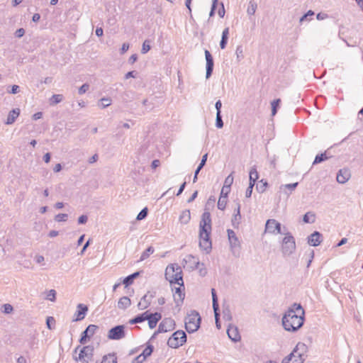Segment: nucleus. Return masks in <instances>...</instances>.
Here are the masks:
<instances>
[{
    "label": "nucleus",
    "mask_w": 363,
    "mask_h": 363,
    "mask_svg": "<svg viewBox=\"0 0 363 363\" xmlns=\"http://www.w3.org/2000/svg\"><path fill=\"white\" fill-rule=\"evenodd\" d=\"M305 311L300 303H294L282 318L284 328L289 332H296L303 325Z\"/></svg>",
    "instance_id": "1"
},
{
    "label": "nucleus",
    "mask_w": 363,
    "mask_h": 363,
    "mask_svg": "<svg viewBox=\"0 0 363 363\" xmlns=\"http://www.w3.org/2000/svg\"><path fill=\"white\" fill-rule=\"evenodd\" d=\"M211 232V218L209 211L205 209V211L201 216V219L199 223V247L208 254L212 249V243L210 238Z\"/></svg>",
    "instance_id": "2"
},
{
    "label": "nucleus",
    "mask_w": 363,
    "mask_h": 363,
    "mask_svg": "<svg viewBox=\"0 0 363 363\" xmlns=\"http://www.w3.org/2000/svg\"><path fill=\"white\" fill-rule=\"evenodd\" d=\"M307 350L308 347L305 343L298 342L292 352L283 359L281 363H303Z\"/></svg>",
    "instance_id": "3"
},
{
    "label": "nucleus",
    "mask_w": 363,
    "mask_h": 363,
    "mask_svg": "<svg viewBox=\"0 0 363 363\" xmlns=\"http://www.w3.org/2000/svg\"><path fill=\"white\" fill-rule=\"evenodd\" d=\"M165 278L171 284H177L184 287L182 270L177 264H171L165 270Z\"/></svg>",
    "instance_id": "4"
},
{
    "label": "nucleus",
    "mask_w": 363,
    "mask_h": 363,
    "mask_svg": "<svg viewBox=\"0 0 363 363\" xmlns=\"http://www.w3.org/2000/svg\"><path fill=\"white\" fill-rule=\"evenodd\" d=\"M201 316L196 311H192L185 318V328L188 333H191L197 331L201 324Z\"/></svg>",
    "instance_id": "5"
},
{
    "label": "nucleus",
    "mask_w": 363,
    "mask_h": 363,
    "mask_svg": "<svg viewBox=\"0 0 363 363\" xmlns=\"http://www.w3.org/2000/svg\"><path fill=\"white\" fill-rule=\"evenodd\" d=\"M281 241V252L284 256H289L294 253L296 250L295 238L290 232L284 235Z\"/></svg>",
    "instance_id": "6"
},
{
    "label": "nucleus",
    "mask_w": 363,
    "mask_h": 363,
    "mask_svg": "<svg viewBox=\"0 0 363 363\" xmlns=\"http://www.w3.org/2000/svg\"><path fill=\"white\" fill-rule=\"evenodd\" d=\"M186 342V335L184 330L174 332L167 341V345L172 348H179Z\"/></svg>",
    "instance_id": "7"
},
{
    "label": "nucleus",
    "mask_w": 363,
    "mask_h": 363,
    "mask_svg": "<svg viewBox=\"0 0 363 363\" xmlns=\"http://www.w3.org/2000/svg\"><path fill=\"white\" fill-rule=\"evenodd\" d=\"M265 232L272 234H286L288 231L287 228L281 226V224L275 219H268L265 224Z\"/></svg>",
    "instance_id": "8"
},
{
    "label": "nucleus",
    "mask_w": 363,
    "mask_h": 363,
    "mask_svg": "<svg viewBox=\"0 0 363 363\" xmlns=\"http://www.w3.org/2000/svg\"><path fill=\"white\" fill-rule=\"evenodd\" d=\"M125 336V326L123 325H118L108 330V338L110 340H118Z\"/></svg>",
    "instance_id": "9"
},
{
    "label": "nucleus",
    "mask_w": 363,
    "mask_h": 363,
    "mask_svg": "<svg viewBox=\"0 0 363 363\" xmlns=\"http://www.w3.org/2000/svg\"><path fill=\"white\" fill-rule=\"evenodd\" d=\"M99 329V327L96 325H89L87 328L82 333L81 337L79 339V342L82 345L86 344L88 340L92 337L96 330Z\"/></svg>",
    "instance_id": "10"
},
{
    "label": "nucleus",
    "mask_w": 363,
    "mask_h": 363,
    "mask_svg": "<svg viewBox=\"0 0 363 363\" xmlns=\"http://www.w3.org/2000/svg\"><path fill=\"white\" fill-rule=\"evenodd\" d=\"M175 321L171 318H166L160 323L157 333H166L174 330Z\"/></svg>",
    "instance_id": "11"
},
{
    "label": "nucleus",
    "mask_w": 363,
    "mask_h": 363,
    "mask_svg": "<svg viewBox=\"0 0 363 363\" xmlns=\"http://www.w3.org/2000/svg\"><path fill=\"white\" fill-rule=\"evenodd\" d=\"M183 262H184V267L186 266L189 270L197 269L201 264L199 259L191 255H186L184 258ZM201 265H203V264H201Z\"/></svg>",
    "instance_id": "12"
},
{
    "label": "nucleus",
    "mask_w": 363,
    "mask_h": 363,
    "mask_svg": "<svg viewBox=\"0 0 363 363\" xmlns=\"http://www.w3.org/2000/svg\"><path fill=\"white\" fill-rule=\"evenodd\" d=\"M204 53H205V57H206V78L208 79L211 76V74L213 73L214 62H213V56H212V55L211 54V52L208 50H205Z\"/></svg>",
    "instance_id": "13"
},
{
    "label": "nucleus",
    "mask_w": 363,
    "mask_h": 363,
    "mask_svg": "<svg viewBox=\"0 0 363 363\" xmlns=\"http://www.w3.org/2000/svg\"><path fill=\"white\" fill-rule=\"evenodd\" d=\"M155 293H150V291L145 294L140 299L138 304L140 310L146 309L151 303L152 299L155 297Z\"/></svg>",
    "instance_id": "14"
},
{
    "label": "nucleus",
    "mask_w": 363,
    "mask_h": 363,
    "mask_svg": "<svg viewBox=\"0 0 363 363\" xmlns=\"http://www.w3.org/2000/svg\"><path fill=\"white\" fill-rule=\"evenodd\" d=\"M162 318V315L160 313H150L148 311L147 319L148 325L150 329H153L156 327L159 320Z\"/></svg>",
    "instance_id": "15"
},
{
    "label": "nucleus",
    "mask_w": 363,
    "mask_h": 363,
    "mask_svg": "<svg viewBox=\"0 0 363 363\" xmlns=\"http://www.w3.org/2000/svg\"><path fill=\"white\" fill-rule=\"evenodd\" d=\"M184 287L180 286L177 288H175L174 294V300L177 306H180L185 297V294L184 292Z\"/></svg>",
    "instance_id": "16"
},
{
    "label": "nucleus",
    "mask_w": 363,
    "mask_h": 363,
    "mask_svg": "<svg viewBox=\"0 0 363 363\" xmlns=\"http://www.w3.org/2000/svg\"><path fill=\"white\" fill-rule=\"evenodd\" d=\"M323 235L318 231H314L308 237V243L311 246H318L322 242Z\"/></svg>",
    "instance_id": "17"
},
{
    "label": "nucleus",
    "mask_w": 363,
    "mask_h": 363,
    "mask_svg": "<svg viewBox=\"0 0 363 363\" xmlns=\"http://www.w3.org/2000/svg\"><path fill=\"white\" fill-rule=\"evenodd\" d=\"M351 174L348 169H341L337 173V182L340 184L346 183L350 178Z\"/></svg>",
    "instance_id": "18"
},
{
    "label": "nucleus",
    "mask_w": 363,
    "mask_h": 363,
    "mask_svg": "<svg viewBox=\"0 0 363 363\" xmlns=\"http://www.w3.org/2000/svg\"><path fill=\"white\" fill-rule=\"evenodd\" d=\"M228 337L233 342H236L240 340V335L237 327L229 325L227 329Z\"/></svg>",
    "instance_id": "19"
},
{
    "label": "nucleus",
    "mask_w": 363,
    "mask_h": 363,
    "mask_svg": "<svg viewBox=\"0 0 363 363\" xmlns=\"http://www.w3.org/2000/svg\"><path fill=\"white\" fill-rule=\"evenodd\" d=\"M88 311L87 306L83 303H79L77 305V310L75 313L76 318L74 319V321H79L84 318L86 313Z\"/></svg>",
    "instance_id": "20"
},
{
    "label": "nucleus",
    "mask_w": 363,
    "mask_h": 363,
    "mask_svg": "<svg viewBox=\"0 0 363 363\" xmlns=\"http://www.w3.org/2000/svg\"><path fill=\"white\" fill-rule=\"evenodd\" d=\"M241 214H240V204L237 203V208L234 210V213L231 220L232 225L235 228H238L240 223Z\"/></svg>",
    "instance_id": "21"
},
{
    "label": "nucleus",
    "mask_w": 363,
    "mask_h": 363,
    "mask_svg": "<svg viewBox=\"0 0 363 363\" xmlns=\"http://www.w3.org/2000/svg\"><path fill=\"white\" fill-rule=\"evenodd\" d=\"M74 359L80 363H89L92 359L89 357L86 351L81 348L78 355H74Z\"/></svg>",
    "instance_id": "22"
},
{
    "label": "nucleus",
    "mask_w": 363,
    "mask_h": 363,
    "mask_svg": "<svg viewBox=\"0 0 363 363\" xmlns=\"http://www.w3.org/2000/svg\"><path fill=\"white\" fill-rule=\"evenodd\" d=\"M228 237L230 242V245L231 247H237L240 246V241L238 238L237 237L235 233L231 230L228 229L227 230Z\"/></svg>",
    "instance_id": "23"
},
{
    "label": "nucleus",
    "mask_w": 363,
    "mask_h": 363,
    "mask_svg": "<svg viewBox=\"0 0 363 363\" xmlns=\"http://www.w3.org/2000/svg\"><path fill=\"white\" fill-rule=\"evenodd\" d=\"M20 114V109L19 108H13L12 109L7 116V119L5 121V124L6 125H11L13 124L16 119L18 117Z\"/></svg>",
    "instance_id": "24"
},
{
    "label": "nucleus",
    "mask_w": 363,
    "mask_h": 363,
    "mask_svg": "<svg viewBox=\"0 0 363 363\" xmlns=\"http://www.w3.org/2000/svg\"><path fill=\"white\" fill-rule=\"evenodd\" d=\"M147 314H148V311H147L141 314H139V315H136L135 317H134L133 318H132L131 320H130L129 323L131 325H133V324L140 323L145 320H147Z\"/></svg>",
    "instance_id": "25"
},
{
    "label": "nucleus",
    "mask_w": 363,
    "mask_h": 363,
    "mask_svg": "<svg viewBox=\"0 0 363 363\" xmlns=\"http://www.w3.org/2000/svg\"><path fill=\"white\" fill-rule=\"evenodd\" d=\"M140 275V272H135L128 277H126L123 281V284L125 286V287L131 285L133 283L134 279L138 278Z\"/></svg>",
    "instance_id": "26"
},
{
    "label": "nucleus",
    "mask_w": 363,
    "mask_h": 363,
    "mask_svg": "<svg viewBox=\"0 0 363 363\" xmlns=\"http://www.w3.org/2000/svg\"><path fill=\"white\" fill-rule=\"evenodd\" d=\"M131 304V301L128 296L121 297L118 302V307L121 309H126Z\"/></svg>",
    "instance_id": "27"
},
{
    "label": "nucleus",
    "mask_w": 363,
    "mask_h": 363,
    "mask_svg": "<svg viewBox=\"0 0 363 363\" xmlns=\"http://www.w3.org/2000/svg\"><path fill=\"white\" fill-rule=\"evenodd\" d=\"M191 219V213L189 210L183 211L179 218V220L182 224H187Z\"/></svg>",
    "instance_id": "28"
},
{
    "label": "nucleus",
    "mask_w": 363,
    "mask_h": 363,
    "mask_svg": "<svg viewBox=\"0 0 363 363\" xmlns=\"http://www.w3.org/2000/svg\"><path fill=\"white\" fill-rule=\"evenodd\" d=\"M298 184V182L283 184V185H281L280 190L283 191L285 194H288V192L286 190H289L290 191V193H291L293 191L295 190V189L297 187Z\"/></svg>",
    "instance_id": "29"
},
{
    "label": "nucleus",
    "mask_w": 363,
    "mask_h": 363,
    "mask_svg": "<svg viewBox=\"0 0 363 363\" xmlns=\"http://www.w3.org/2000/svg\"><path fill=\"white\" fill-rule=\"evenodd\" d=\"M258 172L256 169V168L253 167L251 169L250 172V184L249 185H252L254 186L255 182L258 179Z\"/></svg>",
    "instance_id": "30"
},
{
    "label": "nucleus",
    "mask_w": 363,
    "mask_h": 363,
    "mask_svg": "<svg viewBox=\"0 0 363 363\" xmlns=\"http://www.w3.org/2000/svg\"><path fill=\"white\" fill-rule=\"evenodd\" d=\"M315 214L309 211L304 214L303 217V221L306 223H313L315 220Z\"/></svg>",
    "instance_id": "31"
},
{
    "label": "nucleus",
    "mask_w": 363,
    "mask_h": 363,
    "mask_svg": "<svg viewBox=\"0 0 363 363\" xmlns=\"http://www.w3.org/2000/svg\"><path fill=\"white\" fill-rule=\"evenodd\" d=\"M155 252V249L153 247H148L141 255L140 258L139 259L140 262L143 261L147 259L150 255L153 254Z\"/></svg>",
    "instance_id": "32"
},
{
    "label": "nucleus",
    "mask_w": 363,
    "mask_h": 363,
    "mask_svg": "<svg viewBox=\"0 0 363 363\" xmlns=\"http://www.w3.org/2000/svg\"><path fill=\"white\" fill-rule=\"evenodd\" d=\"M211 295H212V301H213V311H218L219 304L218 296L216 294V291L215 289H211Z\"/></svg>",
    "instance_id": "33"
},
{
    "label": "nucleus",
    "mask_w": 363,
    "mask_h": 363,
    "mask_svg": "<svg viewBox=\"0 0 363 363\" xmlns=\"http://www.w3.org/2000/svg\"><path fill=\"white\" fill-rule=\"evenodd\" d=\"M154 350L153 345L148 344L147 347L143 350V352L141 353V355L146 359L147 357H150L152 352Z\"/></svg>",
    "instance_id": "34"
},
{
    "label": "nucleus",
    "mask_w": 363,
    "mask_h": 363,
    "mask_svg": "<svg viewBox=\"0 0 363 363\" xmlns=\"http://www.w3.org/2000/svg\"><path fill=\"white\" fill-rule=\"evenodd\" d=\"M328 158V157L326 155V152L319 154V155H317L315 157L313 164H319L322 162L325 161Z\"/></svg>",
    "instance_id": "35"
},
{
    "label": "nucleus",
    "mask_w": 363,
    "mask_h": 363,
    "mask_svg": "<svg viewBox=\"0 0 363 363\" xmlns=\"http://www.w3.org/2000/svg\"><path fill=\"white\" fill-rule=\"evenodd\" d=\"M257 7V3L253 1H250L247 9V14L250 16L254 15L256 11Z\"/></svg>",
    "instance_id": "36"
},
{
    "label": "nucleus",
    "mask_w": 363,
    "mask_h": 363,
    "mask_svg": "<svg viewBox=\"0 0 363 363\" xmlns=\"http://www.w3.org/2000/svg\"><path fill=\"white\" fill-rule=\"evenodd\" d=\"M227 201L228 198L226 196H220L217 204L218 208L222 211L224 210L226 207Z\"/></svg>",
    "instance_id": "37"
},
{
    "label": "nucleus",
    "mask_w": 363,
    "mask_h": 363,
    "mask_svg": "<svg viewBox=\"0 0 363 363\" xmlns=\"http://www.w3.org/2000/svg\"><path fill=\"white\" fill-rule=\"evenodd\" d=\"M281 103V99H277L274 100L272 102V116H275L277 112V108L279 106V104Z\"/></svg>",
    "instance_id": "38"
},
{
    "label": "nucleus",
    "mask_w": 363,
    "mask_h": 363,
    "mask_svg": "<svg viewBox=\"0 0 363 363\" xmlns=\"http://www.w3.org/2000/svg\"><path fill=\"white\" fill-rule=\"evenodd\" d=\"M223 317L224 320H228V321H230L232 320V315L230 313V310L228 307H223Z\"/></svg>",
    "instance_id": "39"
},
{
    "label": "nucleus",
    "mask_w": 363,
    "mask_h": 363,
    "mask_svg": "<svg viewBox=\"0 0 363 363\" xmlns=\"http://www.w3.org/2000/svg\"><path fill=\"white\" fill-rule=\"evenodd\" d=\"M151 49L150 41L149 40H145L142 46L141 53L145 54Z\"/></svg>",
    "instance_id": "40"
},
{
    "label": "nucleus",
    "mask_w": 363,
    "mask_h": 363,
    "mask_svg": "<svg viewBox=\"0 0 363 363\" xmlns=\"http://www.w3.org/2000/svg\"><path fill=\"white\" fill-rule=\"evenodd\" d=\"M147 213H148V210H147V208L145 207V208H143L140 211V212L138 214L136 219L138 220H143L147 217Z\"/></svg>",
    "instance_id": "41"
},
{
    "label": "nucleus",
    "mask_w": 363,
    "mask_h": 363,
    "mask_svg": "<svg viewBox=\"0 0 363 363\" xmlns=\"http://www.w3.org/2000/svg\"><path fill=\"white\" fill-rule=\"evenodd\" d=\"M82 348L87 352L89 357L93 358L94 347L92 345L84 346Z\"/></svg>",
    "instance_id": "42"
},
{
    "label": "nucleus",
    "mask_w": 363,
    "mask_h": 363,
    "mask_svg": "<svg viewBox=\"0 0 363 363\" xmlns=\"http://www.w3.org/2000/svg\"><path fill=\"white\" fill-rule=\"evenodd\" d=\"M63 99V96L62 94H54L51 98V104H57L61 102Z\"/></svg>",
    "instance_id": "43"
},
{
    "label": "nucleus",
    "mask_w": 363,
    "mask_h": 363,
    "mask_svg": "<svg viewBox=\"0 0 363 363\" xmlns=\"http://www.w3.org/2000/svg\"><path fill=\"white\" fill-rule=\"evenodd\" d=\"M68 215L67 213H59L55 217V220L57 222H65L67 220Z\"/></svg>",
    "instance_id": "44"
},
{
    "label": "nucleus",
    "mask_w": 363,
    "mask_h": 363,
    "mask_svg": "<svg viewBox=\"0 0 363 363\" xmlns=\"http://www.w3.org/2000/svg\"><path fill=\"white\" fill-rule=\"evenodd\" d=\"M216 126L218 128H222L223 127V119H222L221 114L216 113Z\"/></svg>",
    "instance_id": "45"
},
{
    "label": "nucleus",
    "mask_w": 363,
    "mask_h": 363,
    "mask_svg": "<svg viewBox=\"0 0 363 363\" xmlns=\"http://www.w3.org/2000/svg\"><path fill=\"white\" fill-rule=\"evenodd\" d=\"M214 312V316H215V320H216V325L218 329H220L221 325L220 323V308H218V311H213Z\"/></svg>",
    "instance_id": "46"
},
{
    "label": "nucleus",
    "mask_w": 363,
    "mask_h": 363,
    "mask_svg": "<svg viewBox=\"0 0 363 363\" xmlns=\"http://www.w3.org/2000/svg\"><path fill=\"white\" fill-rule=\"evenodd\" d=\"M314 14L315 13H314V12L313 11L309 10L306 13H305L304 15H303L300 18L299 22L301 23H303L305 21H308V16H313Z\"/></svg>",
    "instance_id": "47"
},
{
    "label": "nucleus",
    "mask_w": 363,
    "mask_h": 363,
    "mask_svg": "<svg viewBox=\"0 0 363 363\" xmlns=\"http://www.w3.org/2000/svg\"><path fill=\"white\" fill-rule=\"evenodd\" d=\"M233 182V177L232 176V174H230L225 178L223 186H228V189H230V186H231Z\"/></svg>",
    "instance_id": "48"
},
{
    "label": "nucleus",
    "mask_w": 363,
    "mask_h": 363,
    "mask_svg": "<svg viewBox=\"0 0 363 363\" xmlns=\"http://www.w3.org/2000/svg\"><path fill=\"white\" fill-rule=\"evenodd\" d=\"M89 84L85 83V84H82L79 88L78 93L80 95L84 94V93H86L89 90Z\"/></svg>",
    "instance_id": "49"
},
{
    "label": "nucleus",
    "mask_w": 363,
    "mask_h": 363,
    "mask_svg": "<svg viewBox=\"0 0 363 363\" xmlns=\"http://www.w3.org/2000/svg\"><path fill=\"white\" fill-rule=\"evenodd\" d=\"M56 291L54 289H50L48 291L47 295V298L51 301H54L55 300Z\"/></svg>",
    "instance_id": "50"
},
{
    "label": "nucleus",
    "mask_w": 363,
    "mask_h": 363,
    "mask_svg": "<svg viewBox=\"0 0 363 363\" xmlns=\"http://www.w3.org/2000/svg\"><path fill=\"white\" fill-rule=\"evenodd\" d=\"M101 106L103 108L108 107L111 104V100L109 98H102L101 99Z\"/></svg>",
    "instance_id": "51"
},
{
    "label": "nucleus",
    "mask_w": 363,
    "mask_h": 363,
    "mask_svg": "<svg viewBox=\"0 0 363 363\" xmlns=\"http://www.w3.org/2000/svg\"><path fill=\"white\" fill-rule=\"evenodd\" d=\"M3 308H4V311H3L4 313H5L6 314L11 313L13 310V306L9 303L4 304Z\"/></svg>",
    "instance_id": "52"
},
{
    "label": "nucleus",
    "mask_w": 363,
    "mask_h": 363,
    "mask_svg": "<svg viewBox=\"0 0 363 363\" xmlns=\"http://www.w3.org/2000/svg\"><path fill=\"white\" fill-rule=\"evenodd\" d=\"M238 60L243 58V50L242 46H238L235 51Z\"/></svg>",
    "instance_id": "53"
},
{
    "label": "nucleus",
    "mask_w": 363,
    "mask_h": 363,
    "mask_svg": "<svg viewBox=\"0 0 363 363\" xmlns=\"http://www.w3.org/2000/svg\"><path fill=\"white\" fill-rule=\"evenodd\" d=\"M230 191V189H228V186H223L222 187L221 192H220V196H226V198H228V194H229Z\"/></svg>",
    "instance_id": "54"
},
{
    "label": "nucleus",
    "mask_w": 363,
    "mask_h": 363,
    "mask_svg": "<svg viewBox=\"0 0 363 363\" xmlns=\"http://www.w3.org/2000/svg\"><path fill=\"white\" fill-rule=\"evenodd\" d=\"M88 220V216L86 215H82L78 218V224L83 225L85 224Z\"/></svg>",
    "instance_id": "55"
},
{
    "label": "nucleus",
    "mask_w": 363,
    "mask_h": 363,
    "mask_svg": "<svg viewBox=\"0 0 363 363\" xmlns=\"http://www.w3.org/2000/svg\"><path fill=\"white\" fill-rule=\"evenodd\" d=\"M220 7L219 8L218 11V16L220 17V18H223L224 16H225V8H224V5H223V3L221 2L220 4Z\"/></svg>",
    "instance_id": "56"
},
{
    "label": "nucleus",
    "mask_w": 363,
    "mask_h": 363,
    "mask_svg": "<svg viewBox=\"0 0 363 363\" xmlns=\"http://www.w3.org/2000/svg\"><path fill=\"white\" fill-rule=\"evenodd\" d=\"M55 320L53 317H48L46 320V324L49 329H52V324H55Z\"/></svg>",
    "instance_id": "57"
},
{
    "label": "nucleus",
    "mask_w": 363,
    "mask_h": 363,
    "mask_svg": "<svg viewBox=\"0 0 363 363\" xmlns=\"http://www.w3.org/2000/svg\"><path fill=\"white\" fill-rule=\"evenodd\" d=\"M145 359L140 354L133 360L132 363H143Z\"/></svg>",
    "instance_id": "58"
},
{
    "label": "nucleus",
    "mask_w": 363,
    "mask_h": 363,
    "mask_svg": "<svg viewBox=\"0 0 363 363\" xmlns=\"http://www.w3.org/2000/svg\"><path fill=\"white\" fill-rule=\"evenodd\" d=\"M24 34H25V30L23 28H18L15 32V36L18 38L23 37L24 35Z\"/></svg>",
    "instance_id": "59"
},
{
    "label": "nucleus",
    "mask_w": 363,
    "mask_h": 363,
    "mask_svg": "<svg viewBox=\"0 0 363 363\" xmlns=\"http://www.w3.org/2000/svg\"><path fill=\"white\" fill-rule=\"evenodd\" d=\"M19 91H20V87H19V86H18V85H13V86H11V90H10V91H9V93L12 94H15L18 93V92H19Z\"/></svg>",
    "instance_id": "60"
},
{
    "label": "nucleus",
    "mask_w": 363,
    "mask_h": 363,
    "mask_svg": "<svg viewBox=\"0 0 363 363\" xmlns=\"http://www.w3.org/2000/svg\"><path fill=\"white\" fill-rule=\"evenodd\" d=\"M215 107H216V113H219V114H221V107H222V103L220 101V100H218L216 102V104H215Z\"/></svg>",
    "instance_id": "61"
},
{
    "label": "nucleus",
    "mask_w": 363,
    "mask_h": 363,
    "mask_svg": "<svg viewBox=\"0 0 363 363\" xmlns=\"http://www.w3.org/2000/svg\"><path fill=\"white\" fill-rule=\"evenodd\" d=\"M252 189H253V186L252 185H249V186L246 189L245 196L247 198H250L251 196L252 193Z\"/></svg>",
    "instance_id": "62"
},
{
    "label": "nucleus",
    "mask_w": 363,
    "mask_h": 363,
    "mask_svg": "<svg viewBox=\"0 0 363 363\" xmlns=\"http://www.w3.org/2000/svg\"><path fill=\"white\" fill-rule=\"evenodd\" d=\"M136 76V72L135 71H130L125 74V79H129V78H135Z\"/></svg>",
    "instance_id": "63"
},
{
    "label": "nucleus",
    "mask_w": 363,
    "mask_h": 363,
    "mask_svg": "<svg viewBox=\"0 0 363 363\" xmlns=\"http://www.w3.org/2000/svg\"><path fill=\"white\" fill-rule=\"evenodd\" d=\"M129 49V44L124 43L121 48V54H124Z\"/></svg>",
    "instance_id": "64"
}]
</instances>
